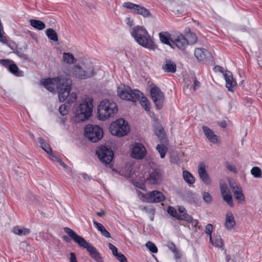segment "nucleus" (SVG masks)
<instances>
[{
    "label": "nucleus",
    "instance_id": "obj_1",
    "mask_svg": "<svg viewBox=\"0 0 262 262\" xmlns=\"http://www.w3.org/2000/svg\"><path fill=\"white\" fill-rule=\"evenodd\" d=\"M63 230L79 247L85 248L90 253V256L95 261L103 262V258L99 252L83 237L78 235L74 230L69 227L63 228Z\"/></svg>",
    "mask_w": 262,
    "mask_h": 262
},
{
    "label": "nucleus",
    "instance_id": "obj_2",
    "mask_svg": "<svg viewBox=\"0 0 262 262\" xmlns=\"http://www.w3.org/2000/svg\"><path fill=\"white\" fill-rule=\"evenodd\" d=\"M132 36L141 46L150 50H155L156 45L147 30L142 26H137L132 29Z\"/></svg>",
    "mask_w": 262,
    "mask_h": 262
},
{
    "label": "nucleus",
    "instance_id": "obj_3",
    "mask_svg": "<svg viewBox=\"0 0 262 262\" xmlns=\"http://www.w3.org/2000/svg\"><path fill=\"white\" fill-rule=\"evenodd\" d=\"M72 80L69 75L57 77L56 90L60 102H63L69 96L71 90Z\"/></svg>",
    "mask_w": 262,
    "mask_h": 262
},
{
    "label": "nucleus",
    "instance_id": "obj_4",
    "mask_svg": "<svg viewBox=\"0 0 262 262\" xmlns=\"http://www.w3.org/2000/svg\"><path fill=\"white\" fill-rule=\"evenodd\" d=\"M97 111L99 119L104 121L113 117L117 113L118 107L114 102L103 100L98 106Z\"/></svg>",
    "mask_w": 262,
    "mask_h": 262
},
{
    "label": "nucleus",
    "instance_id": "obj_5",
    "mask_svg": "<svg viewBox=\"0 0 262 262\" xmlns=\"http://www.w3.org/2000/svg\"><path fill=\"white\" fill-rule=\"evenodd\" d=\"M117 94L122 99L134 102L139 100L141 96L143 95L139 90H132L129 86L124 84H121L118 88Z\"/></svg>",
    "mask_w": 262,
    "mask_h": 262
},
{
    "label": "nucleus",
    "instance_id": "obj_6",
    "mask_svg": "<svg viewBox=\"0 0 262 262\" xmlns=\"http://www.w3.org/2000/svg\"><path fill=\"white\" fill-rule=\"evenodd\" d=\"M109 129L113 135L121 137L129 132L130 127L127 121L123 118H119L110 124Z\"/></svg>",
    "mask_w": 262,
    "mask_h": 262
},
{
    "label": "nucleus",
    "instance_id": "obj_7",
    "mask_svg": "<svg viewBox=\"0 0 262 262\" xmlns=\"http://www.w3.org/2000/svg\"><path fill=\"white\" fill-rule=\"evenodd\" d=\"M93 112V104L91 102L86 101L80 104L75 111V121L82 122L89 119Z\"/></svg>",
    "mask_w": 262,
    "mask_h": 262
},
{
    "label": "nucleus",
    "instance_id": "obj_8",
    "mask_svg": "<svg viewBox=\"0 0 262 262\" xmlns=\"http://www.w3.org/2000/svg\"><path fill=\"white\" fill-rule=\"evenodd\" d=\"M84 135L90 141L96 143L102 139L103 132L100 126L89 124L84 127Z\"/></svg>",
    "mask_w": 262,
    "mask_h": 262
},
{
    "label": "nucleus",
    "instance_id": "obj_9",
    "mask_svg": "<svg viewBox=\"0 0 262 262\" xmlns=\"http://www.w3.org/2000/svg\"><path fill=\"white\" fill-rule=\"evenodd\" d=\"M96 154L99 160L106 165L110 164L112 161L114 153L110 146L101 145L96 150Z\"/></svg>",
    "mask_w": 262,
    "mask_h": 262
},
{
    "label": "nucleus",
    "instance_id": "obj_10",
    "mask_svg": "<svg viewBox=\"0 0 262 262\" xmlns=\"http://www.w3.org/2000/svg\"><path fill=\"white\" fill-rule=\"evenodd\" d=\"M150 95L156 108L159 110H161L163 106L165 99L163 93L155 85L150 89Z\"/></svg>",
    "mask_w": 262,
    "mask_h": 262
},
{
    "label": "nucleus",
    "instance_id": "obj_11",
    "mask_svg": "<svg viewBox=\"0 0 262 262\" xmlns=\"http://www.w3.org/2000/svg\"><path fill=\"white\" fill-rule=\"evenodd\" d=\"M122 6L124 8L134 10L137 14L141 15L144 17H149L151 15L150 11L147 9L131 2H125L123 3Z\"/></svg>",
    "mask_w": 262,
    "mask_h": 262
},
{
    "label": "nucleus",
    "instance_id": "obj_12",
    "mask_svg": "<svg viewBox=\"0 0 262 262\" xmlns=\"http://www.w3.org/2000/svg\"><path fill=\"white\" fill-rule=\"evenodd\" d=\"M194 55L199 61L203 63H209L213 61L211 53L204 48L196 49Z\"/></svg>",
    "mask_w": 262,
    "mask_h": 262
},
{
    "label": "nucleus",
    "instance_id": "obj_13",
    "mask_svg": "<svg viewBox=\"0 0 262 262\" xmlns=\"http://www.w3.org/2000/svg\"><path fill=\"white\" fill-rule=\"evenodd\" d=\"M146 202L148 203H160L165 200L163 193L158 190H153L143 195Z\"/></svg>",
    "mask_w": 262,
    "mask_h": 262
},
{
    "label": "nucleus",
    "instance_id": "obj_14",
    "mask_svg": "<svg viewBox=\"0 0 262 262\" xmlns=\"http://www.w3.org/2000/svg\"><path fill=\"white\" fill-rule=\"evenodd\" d=\"M0 63L7 68L9 71L13 75L18 77L24 76V72L19 70L17 66L13 61L8 59H0Z\"/></svg>",
    "mask_w": 262,
    "mask_h": 262
},
{
    "label": "nucleus",
    "instance_id": "obj_15",
    "mask_svg": "<svg viewBox=\"0 0 262 262\" xmlns=\"http://www.w3.org/2000/svg\"><path fill=\"white\" fill-rule=\"evenodd\" d=\"M146 154L145 147L142 143H136L131 152L132 157L136 159H142Z\"/></svg>",
    "mask_w": 262,
    "mask_h": 262
},
{
    "label": "nucleus",
    "instance_id": "obj_16",
    "mask_svg": "<svg viewBox=\"0 0 262 262\" xmlns=\"http://www.w3.org/2000/svg\"><path fill=\"white\" fill-rule=\"evenodd\" d=\"M162 179V171L159 169H152L147 178L146 181L151 184H159Z\"/></svg>",
    "mask_w": 262,
    "mask_h": 262
},
{
    "label": "nucleus",
    "instance_id": "obj_17",
    "mask_svg": "<svg viewBox=\"0 0 262 262\" xmlns=\"http://www.w3.org/2000/svg\"><path fill=\"white\" fill-rule=\"evenodd\" d=\"M171 42H172L173 49H174L175 46H176L182 50H184L189 43L187 39L182 34L179 35L176 38L171 40Z\"/></svg>",
    "mask_w": 262,
    "mask_h": 262
},
{
    "label": "nucleus",
    "instance_id": "obj_18",
    "mask_svg": "<svg viewBox=\"0 0 262 262\" xmlns=\"http://www.w3.org/2000/svg\"><path fill=\"white\" fill-rule=\"evenodd\" d=\"M224 77L226 81V86L228 91L233 92V89L236 86V82L233 79L232 73L228 70L225 71Z\"/></svg>",
    "mask_w": 262,
    "mask_h": 262
},
{
    "label": "nucleus",
    "instance_id": "obj_19",
    "mask_svg": "<svg viewBox=\"0 0 262 262\" xmlns=\"http://www.w3.org/2000/svg\"><path fill=\"white\" fill-rule=\"evenodd\" d=\"M198 173L201 180L206 185H209L211 180L205 169V166L203 163H200L199 165Z\"/></svg>",
    "mask_w": 262,
    "mask_h": 262
},
{
    "label": "nucleus",
    "instance_id": "obj_20",
    "mask_svg": "<svg viewBox=\"0 0 262 262\" xmlns=\"http://www.w3.org/2000/svg\"><path fill=\"white\" fill-rule=\"evenodd\" d=\"M202 129L205 136L211 142L214 144L217 143L218 137L212 129L206 126H203Z\"/></svg>",
    "mask_w": 262,
    "mask_h": 262
},
{
    "label": "nucleus",
    "instance_id": "obj_21",
    "mask_svg": "<svg viewBox=\"0 0 262 262\" xmlns=\"http://www.w3.org/2000/svg\"><path fill=\"white\" fill-rule=\"evenodd\" d=\"M42 84L49 91L53 93L56 89L57 77L47 79L42 82Z\"/></svg>",
    "mask_w": 262,
    "mask_h": 262
},
{
    "label": "nucleus",
    "instance_id": "obj_22",
    "mask_svg": "<svg viewBox=\"0 0 262 262\" xmlns=\"http://www.w3.org/2000/svg\"><path fill=\"white\" fill-rule=\"evenodd\" d=\"M236 225V222L231 212H227L226 214L225 227L227 230L232 229Z\"/></svg>",
    "mask_w": 262,
    "mask_h": 262
},
{
    "label": "nucleus",
    "instance_id": "obj_23",
    "mask_svg": "<svg viewBox=\"0 0 262 262\" xmlns=\"http://www.w3.org/2000/svg\"><path fill=\"white\" fill-rule=\"evenodd\" d=\"M159 38L161 41L167 45L169 46L171 48H173L172 47V42L171 40H173L171 38V34L168 32H162L159 34Z\"/></svg>",
    "mask_w": 262,
    "mask_h": 262
},
{
    "label": "nucleus",
    "instance_id": "obj_24",
    "mask_svg": "<svg viewBox=\"0 0 262 262\" xmlns=\"http://www.w3.org/2000/svg\"><path fill=\"white\" fill-rule=\"evenodd\" d=\"M162 69L167 73H175L177 66L175 63L169 59H166L165 63L162 66Z\"/></svg>",
    "mask_w": 262,
    "mask_h": 262
},
{
    "label": "nucleus",
    "instance_id": "obj_25",
    "mask_svg": "<svg viewBox=\"0 0 262 262\" xmlns=\"http://www.w3.org/2000/svg\"><path fill=\"white\" fill-rule=\"evenodd\" d=\"M93 224L95 227L105 237L107 238L111 237V234L110 232L105 228L102 224L99 223L96 221H93Z\"/></svg>",
    "mask_w": 262,
    "mask_h": 262
},
{
    "label": "nucleus",
    "instance_id": "obj_26",
    "mask_svg": "<svg viewBox=\"0 0 262 262\" xmlns=\"http://www.w3.org/2000/svg\"><path fill=\"white\" fill-rule=\"evenodd\" d=\"M96 73L94 71V67L92 64L88 65L85 70L83 69V74L84 79L91 78L95 75Z\"/></svg>",
    "mask_w": 262,
    "mask_h": 262
},
{
    "label": "nucleus",
    "instance_id": "obj_27",
    "mask_svg": "<svg viewBox=\"0 0 262 262\" xmlns=\"http://www.w3.org/2000/svg\"><path fill=\"white\" fill-rule=\"evenodd\" d=\"M155 134L160 139L161 142L166 143L167 142L166 136L164 129L162 127H159L156 128Z\"/></svg>",
    "mask_w": 262,
    "mask_h": 262
},
{
    "label": "nucleus",
    "instance_id": "obj_28",
    "mask_svg": "<svg viewBox=\"0 0 262 262\" xmlns=\"http://www.w3.org/2000/svg\"><path fill=\"white\" fill-rule=\"evenodd\" d=\"M210 243L214 246L221 248L223 246V241L220 235L211 236L209 237Z\"/></svg>",
    "mask_w": 262,
    "mask_h": 262
},
{
    "label": "nucleus",
    "instance_id": "obj_29",
    "mask_svg": "<svg viewBox=\"0 0 262 262\" xmlns=\"http://www.w3.org/2000/svg\"><path fill=\"white\" fill-rule=\"evenodd\" d=\"M37 142L40 144V147L45 151H46L48 154H51V152L52 151L51 147H50V145L48 143H47L42 138H38Z\"/></svg>",
    "mask_w": 262,
    "mask_h": 262
},
{
    "label": "nucleus",
    "instance_id": "obj_30",
    "mask_svg": "<svg viewBox=\"0 0 262 262\" xmlns=\"http://www.w3.org/2000/svg\"><path fill=\"white\" fill-rule=\"evenodd\" d=\"M72 74L76 78L81 79H84V77L83 74V69L81 67L76 66L73 67L71 70Z\"/></svg>",
    "mask_w": 262,
    "mask_h": 262
},
{
    "label": "nucleus",
    "instance_id": "obj_31",
    "mask_svg": "<svg viewBox=\"0 0 262 262\" xmlns=\"http://www.w3.org/2000/svg\"><path fill=\"white\" fill-rule=\"evenodd\" d=\"M30 23L32 27L38 30H42L46 27L45 24L39 20L32 19L30 20Z\"/></svg>",
    "mask_w": 262,
    "mask_h": 262
},
{
    "label": "nucleus",
    "instance_id": "obj_32",
    "mask_svg": "<svg viewBox=\"0 0 262 262\" xmlns=\"http://www.w3.org/2000/svg\"><path fill=\"white\" fill-rule=\"evenodd\" d=\"M185 33L189 39L188 42L189 43L193 45L196 42L197 37L194 33L191 31L190 28H186L185 30Z\"/></svg>",
    "mask_w": 262,
    "mask_h": 262
},
{
    "label": "nucleus",
    "instance_id": "obj_33",
    "mask_svg": "<svg viewBox=\"0 0 262 262\" xmlns=\"http://www.w3.org/2000/svg\"><path fill=\"white\" fill-rule=\"evenodd\" d=\"M13 232L15 234L22 236L29 234L31 232V231L28 228H20L19 226H16L13 228Z\"/></svg>",
    "mask_w": 262,
    "mask_h": 262
},
{
    "label": "nucleus",
    "instance_id": "obj_34",
    "mask_svg": "<svg viewBox=\"0 0 262 262\" xmlns=\"http://www.w3.org/2000/svg\"><path fill=\"white\" fill-rule=\"evenodd\" d=\"M183 177L185 181L189 185L192 184L195 182V179L194 177L188 171H183Z\"/></svg>",
    "mask_w": 262,
    "mask_h": 262
},
{
    "label": "nucleus",
    "instance_id": "obj_35",
    "mask_svg": "<svg viewBox=\"0 0 262 262\" xmlns=\"http://www.w3.org/2000/svg\"><path fill=\"white\" fill-rule=\"evenodd\" d=\"M62 57L63 61L68 64L74 63L77 61L71 53H63Z\"/></svg>",
    "mask_w": 262,
    "mask_h": 262
},
{
    "label": "nucleus",
    "instance_id": "obj_36",
    "mask_svg": "<svg viewBox=\"0 0 262 262\" xmlns=\"http://www.w3.org/2000/svg\"><path fill=\"white\" fill-rule=\"evenodd\" d=\"M46 35L48 38L55 42L58 41V35L54 30L49 28L46 30Z\"/></svg>",
    "mask_w": 262,
    "mask_h": 262
},
{
    "label": "nucleus",
    "instance_id": "obj_37",
    "mask_svg": "<svg viewBox=\"0 0 262 262\" xmlns=\"http://www.w3.org/2000/svg\"><path fill=\"white\" fill-rule=\"evenodd\" d=\"M176 219L181 221H185L188 223H192L193 221L192 217L186 212L178 213Z\"/></svg>",
    "mask_w": 262,
    "mask_h": 262
},
{
    "label": "nucleus",
    "instance_id": "obj_38",
    "mask_svg": "<svg viewBox=\"0 0 262 262\" xmlns=\"http://www.w3.org/2000/svg\"><path fill=\"white\" fill-rule=\"evenodd\" d=\"M140 99V104L145 110L147 112L150 111V102L146 97L143 95H141Z\"/></svg>",
    "mask_w": 262,
    "mask_h": 262
},
{
    "label": "nucleus",
    "instance_id": "obj_39",
    "mask_svg": "<svg viewBox=\"0 0 262 262\" xmlns=\"http://www.w3.org/2000/svg\"><path fill=\"white\" fill-rule=\"evenodd\" d=\"M161 158H164L167 151V148L163 144H158L156 147Z\"/></svg>",
    "mask_w": 262,
    "mask_h": 262
},
{
    "label": "nucleus",
    "instance_id": "obj_40",
    "mask_svg": "<svg viewBox=\"0 0 262 262\" xmlns=\"http://www.w3.org/2000/svg\"><path fill=\"white\" fill-rule=\"evenodd\" d=\"M251 173L252 175L256 178H261L262 176V172L260 168L258 167H253L251 170Z\"/></svg>",
    "mask_w": 262,
    "mask_h": 262
},
{
    "label": "nucleus",
    "instance_id": "obj_41",
    "mask_svg": "<svg viewBox=\"0 0 262 262\" xmlns=\"http://www.w3.org/2000/svg\"><path fill=\"white\" fill-rule=\"evenodd\" d=\"M234 197L236 200L239 201H243L245 200L244 195L242 192L241 188H239L238 190H235L233 191Z\"/></svg>",
    "mask_w": 262,
    "mask_h": 262
},
{
    "label": "nucleus",
    "instance_id": "obj_42",
    "mask_svg": "<svg viewBox=\"0 0 262 262\" xmlns=\"http://www.w3.org/2000/svg\"><path fill=\"white\" fill-rule=\"evenodd\" d=\"M222 196H223L224 200L227 203V204L230 207H234V204L233 202L232 196L229 193L228 194L223 195Z\"/></svg>",
    "mask_w": 262,
    "mask_h": 262
},
{
    "label": "nucleus",
    "instance_id": "obj_43",
    "mask_svg": "<svg viewBox=\"0 0 262 262\" xmlns=\"http://www.w3.org/2000/svg\"><path fill=\"white\" fill-rule=\"evenodd\" d=\"M146 246L152 253H156L158 252V248L156 246L150 241L146 244Z\"/></svg>",
    "mask_w": 262,
    "mask_h": 262
},
{
    "label": "nucleus",
    "instance_id": "obj_44",
    "mask_svg": "<svg viewBox=\"0 0 262 262\" xmlns=\"http://www.w3.org/2000/svg\"><path fill=\"white\" fill-rule=\"evenodd\" d=\"M77 99V94L73 92L71 94H69V96H68L67 98H66L67 102L68 104L72 103L75 102Z\"/></svg>",
    "mask_w": 262,
    "mask_h": 262
},
{
    "label": "nucleus",
    "instance_id": "obj_45",
    "mask_svg": "<svg viewBox=\"0 0 262 262\" xmlns=\"http://www.w3.org/2000/svg\"><path fill=\"white\" fill-rule=\"evenodd\" d=\"M203 198L206 203L210 204L212 201V198L211 195L210 194L209 192H204L203 193Z\"/></svg>",
    "mask_w": 262,
    "mask_h": 262
},
{
    "label": "nucleus",
    "instance_id": "obj_46",
    "mask_svg": "<svg viewBox=\"0 0 262 262\" xmlns=\"http://www.w3.org/2000/svg\"><path fill=\"white\" fill-rule=\"evenodd\" d=\"M167 211L171 216L177 218L178 213L174 207L170 206H168Z\"/></svg>",
    "mask_w": 262,
    "mask_h": 262
},
{
    "label": "nucleus",
    "instance_id": "obj_47",
    "mask_svg": "<svg viewBox=\"0 0 262 262\" xmlns=\"http://www.w3.org/2000/svg\"><path fill=\"white\" fill-rule=\"evenodd\" d=\"M213 230V225L211 224H208L206 225L205 227V233L206 234L210 237H211V233Z\"/></svg>",
    "mask_w": 262,
    "mask_h": 262
},
{
    "label": "nucleus",
    "instance_id": "obj_48",
    "mask_svg": "<svg viewBox=\"0 0 262 262\" xmlns=\"http://www.w3.org/2000/svg\"><path fill=\"white\" fill-rule=\"evenodd\" d=\"M67 105L64 104H62L59 108V112L61 115L64 116L68 114V110L67 109Z\"/></svg>",
    "mask_w": 262,
    "mask_h": 262
},
{
    "label": "nucleus",
    "instance_id": "obj_49",
    "mask_svg": "<svg viewBox=\"0 0 262 262\" xmlns=\"http://www.w3.org/2000/svg\"><path fill=\"white\" fill-rule=\"evenodd\" d=\"M115 257L120 262H127L126 257L121 253H119Z\"/></svg>",
    "mask_w": 262,
    "mask_h": 262
},
{
    "label": "nucleus",
    "instance_id": "obj_50",
    "mask_svg": "<svg viewBox=\"0 0 262 262\" xmlns=\"http://www.w3.org/2000/svg\"><path fill=\"white\" fill-rule=\"evenodd\" d=\"M108 248L112 251L113 255L115 257L119 253L117 248L111 243L108 244Z\"/></svg>",
    "mask_w": 262,
    "mask_h": 262
},
{
    "label": "nucleus",
    "instance_id": "obj_51",
    "mask_svg": "<svg viewBox=\"0 0 262 262\" xmlns=\"http://www.w3.org/2000/svg\"><path fill=\"white\" fill-rule=\"evenodd\" d=\"M221 193L222 195H225L226 194H228L229 193V191L228 189V188L226 185H221L220 187Z\"/></svg>",
    "mask_w": 262,
    "mask_h": 262
},
{
    "label": "nucleus",
    "instance_id": "obj_52",
    "mask_svg": "<svg viewBox=\"0 0 262 262\" xmlns=\"http://www.w3.org/2000/svg\"><path fill=\"white\" fill-rule=\"evenodd\" d=\"M49 155L50 156V159L51 160H52L54 162L59 163L61 159L58 156L55 155L53 153L52 151L51 152V154H49Z\"/></svg>",
    "mask_w": 262,
    "mask_h": 262
},
{
    "label": "nucleus",
    "instance_id": "obj_53",
    "mask_svg": "<svg viewBox=\"0 0 262 262\" xmlns=\"http://www.w3.org/2000/svg\"><path fill=\"white\" fill-rule=\"evenodd\" d=\"M15 53L20 57L22 58L23 59H26L28 58V56L27 54L23 53L20 50H16Z\"/></svg>",
    "mask_w": 262,
    "mask_h": 262
},
{
    "label": "nucleus",
    "instance_id": "obj_54",
    "mask_svg": "<svg viewBox=\"0 0 262 262\" xmlns=\"http://www.w3.org/2000/svg\"><path fill=\"white\" fill-rule=\"evenodd\" d=\"M144 209L146 211V212H148L149 213H151V215L152 216H151L150 219H151V220L152 221L154 220V213H155V209L152 208V207H151L150 209H149V210H148V209L147 207H145L144 208Z\"/></svg>",
    "mask_w": 262,
    "mask_h": 262
},
{
    "label": "nucleus",
    "instance_id": "obj_55",
    "mask_svg": "<svg viewBox=\"0 0 262 262\" xmlns=\"http://www.w3.org/2000/svg\"><path fill=\"white\" fill-rule=\"evenodd\" d=\"M4 33V31L0 32V42L3 43H6L7 42V39L6 37L3 35Z\"/></svg>",
    "mask_w": 262,
    "mask_h": 262
},
{
    "label": "nucleus",
    "instance_id": "obj_56",
    "mask_svg": "<svg viewBox=\"0 0 262 262\" xmlns=\"http://www.w3.org/2000/svg\"><path fill=\"white\" fill-rule=\"evenodd\" d=\"M167 246L172 252H173L174 250H176V249H177L174 244L172 242H168Z\"/></svg>",
    "mask_w": 262,
    "mask_h": 262
},
{
    "label": "nucleus",
    "instance_id": "obj_57",
    "mask_svg": "<svg viewBox=\"0 0 262 262\" xmlns=\"http://www.w3.org/2000/svg\"><path fill=\"white\" fill-rule=\"evenodd\" d=\"M172 252L174 253L175 258L176 259L181 258L182 254L178 248H177L176 250H174Z\"/></svg>",
    "mask_w": 262,
    "mask_h": 262
},
{
    "label": "nucleus",
    "instance_id": "obj_58",
    "mask_svg": "<svg viewBox=\"0 0 262 262\" xmlns=\"http://www.w3.org/2000/svg\"><path fill=\"white\" fill-rule=\"evenodd\" d=\"M70 262H78L76 255L74 253H70Z\"/></svg>",
    "mask_w": 262,
    "mask_h": 262
},
{
    "label": "nucleus",
    "instance_id": "obj_59",
    "mask_svg": "<svg viewBox=\"0 0 262 262\" xmlns=\"http://www.w3.org/2000/svg\"><path fill=\"white\" fill-rule=\"evenodd\" d=\"M227 168L230 171H232L234 173L237 172L236 168L235 166L229 164L227 166Z\"/></svg>",
    "mask_w": 262,
    "mask_h": 262
},
{
    "label": "nucleus",
    "instance_id": "obj_60",
    "mask_svg": "<svg viewBox=\"0 0 262 262\" xmlns=\"http://www.w3.org/2000/svg\"><path fill=\"white\" fill-rule=\"evenodd\" d=\"M214 69L216 70L217 71L220 72L221 73H222L223 75L224 74L225 71H224V68L220 66H216L215 67Z\"/></svg>",
    "mask_w": 262,
    "mask_h": 262
},
{
    "label": "nucleus",
    "instance_id": "obj_61",
    "mask_svg": "<svg viewBox=\"0 0 262 262\" xmlns=\"http://www.w3.org/2000/svg\"><path fill=\"white\" fill-rule=\"evenodd\" d=\"M217 124L220 126L222 128H226L227 126V124L225 121H222L217 122Z\"/></svg>",
    "mask_w": 262,
    "mask_h": 262
},
{
    "label": "nucleus",
    "instance_id": "obj_62",
    "mask_svg": "<svg viewBox=\"0 0 262 262\" xmlns=\"http://www.w3.org/2000/svg\"><path fill=\"white\" fill-rule=\"evenodd\" d=\"M200 82L198 81L197 80H195L194 81V84H193V90L194 91H195L196 89L197 88L200 87Z\"/></svg>",
    "mask_w": 262,
    "mask_h": 262
},
{
    "label": "nucleus",
    "instance_id": "obj_63",
    "mask_svg": "<svg viewBox=\"0 0 262 262\" xmlns=\"http://www.w3.org/2000/svg\"><path fill=\"white\" fill-rule=\"evenodd\" d=\"M178 211L180 213L186 212V210L183 206H179L178 208Z\"/></svg>",
    "mask_w": 262,
    "mask_h": 262
},
{
    "label": "nucleus",
    "instance_id": "obj_64",
    "mask_svg": "<svg viewBox=\"0 0 262 262\" xmlns=\"http://www.w3.org/2000/svg\"><path fill=\"white\" fill-rule=\"evenodd\" d=\"M82 176L85 180H91L92 179L91 176H89L86 173H83Z\"/></svg>",
    "mask_w": 262,
    "mask_h": 262
}]
</instances>
